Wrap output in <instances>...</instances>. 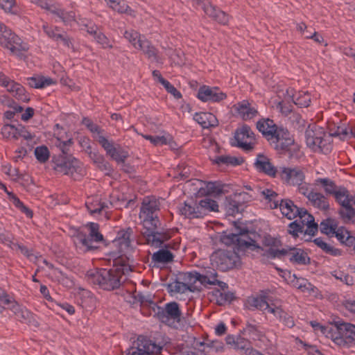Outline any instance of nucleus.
Wrapping results in <instances>:
<instances>
[{
    "mask_svg": "<svg viewBox=\"0 0 355 355\" xmlns=\"http://www.w3.org/2000/svg\"><path fill=\"white\" fill-rule=\"evenodd\" d=\"M28 85L33 88H43L44 87V76H33L27 78Z\"/></svg>",
    "mask_w": 355,
    "mask_h": 355,
    "instance_id": "nucleus-59",
    "label": "nucleus"
},
{
    "mask_svg": "<svg viewBox=\"0 0 355 355\" xmlns=\"http://www.w3.org/2000/svg\"><path fill=\"white\" fill-rule=\"evenodd\" d=\"M248 304L250 309H257L261 311H266L267 312L271 306V303L270 304L267 301V296L264 295L248 297Z\"/></svg>",
    "mask_w": 355,
    "mask_h": 355,
    "instance_id": "nucleus-32",
    "label": "nucleus"
},
{
    "mask_svg": "<svg viewBox=\"0 0 355 355\" xmlns=\"http://www.w3.org/2000/svg\"><path fill=\"white\" fill-rule=\"evenodd\" d=\"M46 266L49 268V271L46 276L53 282H58L66 288H71L73 286V280L64 274L62 271L58 268H54L51 264H49L46 261Z\"/></svg>",
    "mask_w": 355,
    "mask_h": 355,
    "instance_id": "nucleus-25",
    "label": "nucleus"
},
{
    "mask_svg": "<svg viewBox=\"0 0 355 355\" xmlns=\"http://www.w3.org/2000/svg\"><path fill=\"white\" fill-rule=\"evenodd\" d=\"M96 42L103 49H112V42L102 32H99L94 37Z\"/></svg>",
    "mask_w": 355,
    "mask_h": 355,
    "instance_id": "nucleus-58",
    "label": "nucleus"
},
{
    "mask_svg": "<svg viewBox=\"0 0 355 355\" xmlns=\"http://www.w3.org/2000/svg\"><path fill=\"white\" fill-rule=\"evenodd\" d=\"M199 211L201 212V217L210 211H217L218 205L216 200L205 198L201 200L198 204Z\"/></svg>",
    "mask_w": 355,
    "mask_h": 355,
    "instance_id": "nucleus-42",
    "label": "nucleus"
},
{
    "mask_svg": "<svg viewBox=\"0 0 355 355\" xmlns=\"http://www.w3.org/2000/svg\"><path fill=\"white\" fill-rule=\"evenodd\" d=\"M54 138L52 139L53 146L52 150L59 152L58 157L54 155L48 168L64 175H73L74 173L80 171V162L69 155L70 148L73 144L72 137L58 123L54 125Z\"/></svg>",
    "mask_w": 355,
    "mask_h": 355,
    "instance_id": "nucleus-2",
    "label": "nucleus"
},
{
    "mask_svg": "<svg viewBox=\"0 0 355 355\" xmlns=\"http://www.w3.org/2000/svg\"><path fill=\"white\" fill-rule=\"evenodd\" d=\"M268 313L272 314L279 322L288 328L295 325L293 318L277 303H271Z\"/></svg>",
    "mask_w": 355,
    "mask_h": 355,
    "instance_id": "nucleus-21",
    "label": "nucleus"
},
{
    "mask_svg": "<svg viewBox=\"0 0 355 355\" xmlns=\"http://www.w3.org/2000/svg\"><path fill=\"white\" fill-rule=\"evenodd\" d=\"M173 254L168 250L159 249L152 255L151 264L154 267H159L160 264H165L173 261Z\"/></svg>",
    "mask_w": 355,
    "mask_h": 355,
    "instance_id": "nucleus-30",
    "label": "nucleus"
},
{
    "mask_svg": "<svg viewBox=\"0 0 355 355\" xmlns=\"http://www.w3.org/2000/svg\"><path fill=\"white\" fill-rule=\"evenodd\" d=\"M309 220L304 222V227L302 232H299V236L302 235V239L306 241H311L312 236H313L318 230V225L314 221V217L313 216H308Z\"/></svg>",
    "mask_w": 355,
    "mask_h": 355,
    "instance_id": "nucleus-34",
    "label": "nucleus"
},
{
    "mask_svg": "<svg viewBox=\"0 0 355 355\" xmlns=\"http://www.w3.org/2000/svg\"><path fill=\"white\" fill-rule=\"evenodd\" d=\"M218 273L213 269L210 268L205 270L204 273H200L196 271H191L184 273L183 279L188 282L191 284L199 282L204 286L207 285L218 286L222 291H225L228 288L227 283L220 281L217 279Z\"/></svg>",
    "mask_w": 355,
    "mask_h": 355,
    "instance_id": "nucleus-9",
    "label": "nucleus"
},
{
    "mask_svg": "<svg viewBox=\"0 0 355 355\" xmlns=\"http://www.w3.org/2000/svg\"><path fill=\"white\" fill-rule=\"evenodd\" d=\"M197 98L202 102L220 103L227 98V94L218 87H209L206 85L198 89Z\"/></svg>",
    "mask_w": 355,
    "mask_h": 355,
    "instance_id": "nucleus-14",
    "label": "nucleus"
},
{
    "mask_svg": "<svg viewBox=\"0 0 355 355\" xmlns=\"http://www.w3.org/2000/svg\"><path fill=\"white\" fill-rule=\"evenodd\" d=\"M293 102L300 107H307L310 105L311 95L308 92H299L297 96L292 94Z\"/></svg>",
    "mask_w": 355,
    "mask_h": 355,
    "instance_id": "nucleus-50",
    "label": "nucleus"
},
{
    "mask_svg": "<svg viewBox=\"0 0 355 355\" xmlns=\"http://www.w3.org/2000/svg\"><path fill=\"white\" fill-rule=\"evenodd\" d=\"M73 243L76 249L80 253H85L98 248V247L94 244V242H93L85 233L82 232H77L76 235L74 236Z\"/></svg>",
    "mask_w": 355,
    "mask_h": 355,
    "instance_id": "nucleus-22",
    "label": "nucleus"
},
{
    "mask_svg": "<svg viewBox=\"0 0 355 355\" xmlns=\"http://www.w3.org/2000/svg\"><path fill=\"white\" fill-rule=\"evenodd\" d=\"M339 336L334 340L340 346L351 347L355 340V324L349 322H342L338 325Z\"/></svg>",
    "mask_w": 355,
    "mask_h": 355,
    "instance_id": "nucleus-15",
    "label": "nucleus"
},
{
    "mask_svg": "<svg viewBox=\"0 0 355 355\" xmlns=\"http://www.w3.org/2000/svg\"><path fill=\"white\" fill-rule=\"evenodd\" d=\"M254 166L258 172L272 178L276 177L278 172L277 167L272 164L270 158L261 153L257 155Z\"/></svg>",
    "mask_w": 355,
    "mask_h": 355,
    "instance_id": "nucleus-18",
    "label": "nucleus"
},
{
    "mask_svg": "<svg viewBox=\"0 0 355 355\" xmlns=\"http://www.w3.org/2000/svg\"><path fill=\"white\" fill-rule=\"evenodd\" d=\"M10 310L14 313L15 318L17 320L24 323L31 322L32 314L26 307L15 302V304L10 307Z\"/></svg>",
    "mask_w": 355,
    "mask_h": 355,
    "instance_id": "nucleus-39",
    "label": "nucleus"
},
{
    "mask_svg": "<svg viewBox=\"0 0 355 355\" xmlns=\"http://www.w3.org/2000/svg\"><path fill=\"white\" fill-rule=\"evenodd\" d=\"M159 211V203L157 200L148 198L144 199L139 213L144 227L141 232L146 243L155 248L162 247L164 242L169 239L164 229L161 227L157 216Z\"/></svg>",
    "mask_w": 355,
    "mask_h": 355,
    "instance_id": "nucleus-3",
    "label": "nucleus"
},
{
    "mask_svg": "<svg viewBox=\"0 0 355 355\" xmlns=\"http://www.w3.org/2000/svg\"><path fill=\"white\" fill-rule=\"evenodd\" d=\"M17 126L6 124L1 128V134L6 139L17 140Z\"/></svg>",
    "mask_w": 355,
    "mask_h": 355,
    "instance_id": "nucleus-53",
    "label": "nucleus"
},
{
    "mask_svg": "<svg viewBox=\"0 0 355 355\" xmlns=\"http://www.w3.org/2000/svg\"><path fill=\"white\" fill-rule=\"evenodd\" d=\"M239 223L234 222L236 233H224L220 236L221 243L227 245V249H219L210 256L211 265L221 271L234 268L240 261L241 252L250 248H260L254 239L251 237V235L255 236L254 233L247 227H240Z\"/></svg>",
    "mask_w": 355,
    "mask_h": 355,
    "instance_id": "nucleus-1",
    "label": "nucleus"
},
{
    "mask_svg": "<svg viewBox=\"0 0 355 355\" xmlns=\"http://www.w3.org/2000/svg\"><path fill=\"white\" fill-rule=\"evenodd\" d=\"M8 199L17 209L25 214L27 217L31 218L33 216V211L15 194L8 193Z\"/></svg>",
    "mask_w": 355,
    "mask_h": 355,
    "instance_id": "nucleus-49",
    "label": "nucleus"
},
{
    "mask_svg": "<svg viewBox=\"0 0 355 355\" xmlns=\"http://www.w3.org/2000/svg\"><path fill=\"white\" fill-rule=\"evenodd\" d=\"M144 137L155 146H163L171 144L173 141V137L166 133L164 135H144Z\"/></svg>",
    "mask_w": 355,
    "mask_h": 355,
    "instance_id": "nucleus-43",
    "label": "nucleus"
},
{
    "mask_svg": "<svg viewBox=\"0 0 355 355\" xmlns=\"http://www.w3.org/2000/svg\"><path fill=\"white\" fill-rule=\"evenodd\" d=\"M261 195L264 197L270 209H276L279 207L280 200L277 199V193L272 189H266L261 191Z\"/></svg>",
    "mask_w": 355,
    "mask_h": 355,
    "instance_id": "nucleus-46",
    "label": "nucleus"
},
{
    "mask_svg": "<svg viewBox=\"0 0 355 355\" xmlns=\"http://www.w3.org/2000/svg\"><path fill=\"white\" fill-rule=\"evenodd\" d=\"M133 233V230L131 227H127L122 229L117 232L115 239L113 241V243L115 246L118 247L119 252L117 257L121 256H132V252L133 248L131 247L130 236ZM113 253V257H116V253Z\"/></svg>",
    "mask_w": 355,
    "mask_h": 355,
    "instance_id": "nucleus-12",
    "label": "nucleus"
},
{
    "mask_svg": "<svg viewBox=\"0 0 355 355\" xmlns=\"http://www.w3.org/2000/svg\"><path fill=\"white\" fill-rule=\"evenodd\" d=\"M112 10L118 12L119 13H125L131 15L132 10L127 4L125 1H118L116 4L112 6Z\"/></svg>",
    "mask_w": 355,
    "mask_h": 355,
    "instance_id": "nucleus-63",
    "label": "nucleus"
},
{
    "mask_svg": "<svg viewBox=\"0 0 355 355\" xmlns=\"http://www.w3.org/2000/svg\"><path fill=\"white\" fill-rule=\"evenodd\" d=\"M315 184H321L327 195L334 196L336 202L340 205L338 213L345 223H350L355 218V208L348 204L349 190L343 186H337L329 178H317Z\"/></svg>",
    "mask_w": 355,
    "mask_h": 355,
    "instance_id": "nucleus-5",
    "label": "nucleus"
},
{
    "mask_svg": "<svg viewBox=\"0 0 355 355\" xmlns=\"http://www.w3.org/2000/svg\"><path fill=\"white\" fill-rule=\"evenodd\" d=\"M299 214L297 215L298 218L291 223L288 226V232L291 234L294 238L299 236V232H302L304 227V222L309 220L308 216H312L309 214L307 210L304 208H299Z\"/></svg>",
    "mask_w": 355,
    "mask_h": 355,
    "instance_id": "nucleus-20",
    "label": "nucleus"
},
{
    "mask_svg": "<svg viewBox=\"0 0 355 355\" xmlns=\"http://www.w3.org/2000/svg\"><path fill=\"white\" fill-rule=\"evenodd\" d=\"M279 176L286 184L297 186L305 180V171L300 166L283 167L279 171Z\"/></svg>",
    "mask_w": 355,
    "mask_h": 355,
    "instance_id": "nucleus-16",
    "label": "nucleus"
},
{
    "mask_svg": "<svg viewBox=\"0 0 355 355\" xmlns=\"http://www.w3.org/2000/svg\"><path fill=\"white\" fill-rule=\"evenodd\" d=\"M282 214L288 219H293L299 214L298 207L290 199H281L279 207Z\"/></svg>",
    "mask_w": 355,
    "mask_h": 355,
    "instance_id": "nucleus-33",
    "label": "nucleus"
},
{
    "mask_svg": "<svg viewBox=\"0 0 355 355\" xmlns=\"http://www.w3.org/2000/svg\"><path fill=\"white\" fill-rule=\"evenodd\" d=\"M15 302L12 297L5 291H0V306L10 309V307L12 306Z\"/></svg>",
    "mask_w": 355,
    "mask_h": 355,
    "instance_id": "nucleus-60",
    "label": "nucleus"
},
{
    "mask_svg": "<svg viewBox=\"0 0 355 355\" xmlns=\"http://www.w3.org/2000/svg\"><path fill=\"white\" fill-rule=\"evenodd\" d=\"M15 87H17V88L12 94L13 96L22 102H28L30 98L29 95L26 92L25 88L20 84H19V85H16Z\"/></svg>",
    "mask_w": 355,
    "mask_h": 355,
    "instance_id": "nucleus-62",
    "label": "nucleus"
},
{
    "mask_svg": "<svg viewBox=\"0 0 355 355\" xmlns=\"http://www.w3.org/2000/svg\"><path fill=\"white\" fill-rule=\"evenodd\" d=\"M94 164L99 170L104 172L105 175H109L113 171V168L111 164L105 160L103 155L102 157L98 159V160H97Z\"/></svg>",
    "mask_w": 355,
    "mask_h": 355,
    "instance_id": "nucleus-57",
    "label": "nucleus"
},
{
    "mask_svg": "<svg viewBox=\"0 0 355 355\" xmlns=\"http://www.w3.org/2000/svg\"><path fill=\"white\" fill-rule=\"evenodd\" d=\"M326 132L323 128L316 125L309 127L305 132L306 143L313 150H319L327 154L331 150V144L326 139Z\"/></svg>",
    "mask_w": 355,
    "mask_h": 355,
    "instance_id": "nucleus-8",
    "label": "nucleus"
},
{
    "mask_svg": "<svg viewBox=\"0 0 355 355\" xmlns=\"http://www.w3.org/2000/svg\"><path fill=\"white\" fill-rule=\"evenodd\" d=\"M58 19L64 23V25H71L76 21V13L73 10L67 11L62 8Z\"/></svg>",
    "mask_w": 355,
    "mask_h": 355,
    "instance_id": "nucleus-54",
    "label": "nucleus"
},
{
    "mask_svg": "<svg viewBox=\"0 0 355 355\" xmlns=\"http://www.w3.org/2000/svg\"><path fill=\"white\" fill-rule=\"evenodd\" d=\"M223 192L221 186L216 182H208L205 183V187H201L199 193L202 195H218Z\"/></svg>",
    "mask_w": 355,
    "mask_h": 355,
    "instance_id": "nucleus-47",
    "label": "nucleus"
},
{
    "mask_svg": "<svg viewBox=\"0 0 355 355\" xmlns=\"http://www.w3.org/2000/svg\"><path fill=\"white\" fill-rule=\"evenodd\" d=\"M46 300H48L51 303V305H49L46 303V306H47L49 309H53L58 313H60V311L63 310L66 311L69 315H72L75 313V308L73 305L64 302L62 304L54 303L52 297L49 295V293H46Z\"/></svg>",
    "mask_w": 355,
    "mask_h": 355,
    "instance_id": "nucleus-40",
    "label": "nucleus"
},
{
    "mask_svg": "<svg viewBox=\"0 0 355 355\" xmlns=\"http://www.w3.org/2000/svg\"><path fill=\"white\" fill-rule=\"evenodd\" d=\"M233 109L236 114L244 121L252 119L258 113L257 110L252 107L247 100H243L236 103L233 105Z\"/></svg>",
    "mask_w": 355,
    "mask_h": 355,
    "instance_id": "nucleus-23",
    "label": "nucleus"
},
{
    "mask_svg": "<svg viewBox=\"0 0 355 355\" xmlns=\"http://www.w3.org/2000/svg\"><path fill=\"white\" fill-rule=\"evenodd\" d=\"M309 201L313 207L320 210L327 211L329 209V202L327 198L320 192L314 191Z\"/></svg>",
    "mask_w": 355,
    "mask_h": 355,
    "instance_id": "nucleus-37",
    "label": "nucleus"
},
{
    "mask_svg": "<svg viewBox=\"0 0 355 355\" xmlns=\"http://www.w3.org/2000/svg\"><path fill=\"white\" fill-rule=\"evenodd\" d=\"M270 143V145L277 151L287 152L291 159H298L302 155L300 146L295 142L293 136L286 128L279 130V134Z\"/></svg>",
    "mask_w": 355,
    "mask_h": 355,
    "instance_id": "nucleus-6",
    "label": "nucleus"
},
{
    "mask_svg": "<svg viewBox=\"0 0 355 355\" xmlns=\"http://www.w3.org/2000/svg\"><path fill=\"white\" fill-rule=\"evenodd\" d=\"M257 128L270 144L283 127L277 126L272 119H261L257 122Z\"/></svg>",
    "mask_w": 355,
    "mask_h": 355,
    "instance_id": "nucleus-17",
    "label": "nucleus"
},
{
    "mask_svg": "<svg viewBox=\"0 0 355 355\" xmlns=\"http://www.w3.org/2000/svg\"><path fill=\"white\" fill-rule=\"evenodd\" d=\"M242 194L234 193L225 198L224 206L227 214L230 216H234L240 212V207H242L241 198Z\"/></svg>",
    "mask_w": 355,
    "mask_h": 355,
    "instance_id": "nucleus-29",
    "label": "nucleus"
},
{
    "mask_svg": "<svg viewBox=\"0 0 355 355\" xmlns=\"http://www.w3.org/2000/svg\"><path fill=\"white\" fill-rule=\"evenodd\" d=\"M123 36L136 49L139 47V42L145 38L144 37H141L137 31L134 30L125 31Z\"/></svg>",
    "mask_w": 355,
    "mask_h": 355,
    "instance_id": "nucleus-52",
    "label": "nucleus"
},
{
    "mask_svg": "<svg viewBox=\"0 0 355 355\" xmlns=\"http://www.w3.org/2000/svg\"><path fill=\"white\" fill-rule=\"evenodd\" d=\"M86 207L92 215L102 214L105 209L108 208L106 202H101L97 197L88 198L85 202Z\"/></svg>",
    "mask_w": 355,
    "mask_h": 355,
    "instance_id": "nucleus-38",
    "label": "nucleus"
},
{
    "mask_svg": "<svg viewBox=\"0 0 355 355\" xmlns=\"http://www.w3.org/2000/svg\"><path fill=\"white\" fill-rule=\"evenodd\" d=\"M0 8L12 14H17L18 12L15 0H0Z\"/></svg>",
    "mask_w": 355,
    "mask_h": 355,
    "instance_id": "nucleus-56",
    "label": "nucleus"
},
{
    "mask_svg": "<svg viewBox=\"0 0 355 355\" xmlns=\"http://www.w3.org/2000/svg\"><path fill=\"white\" fill-rule=\"evenodd\" d=\"M19 137L24 138L28 142L33 140L35 137V135L31 133L26 128L22 125H17V140L19 139Z\"/></svg>",
    "mask_w": 355,
    "mask_h": 355,
    "instance_id": "nucleus-61",
    "label": "nucleus"
},
{
    "mask_svg": "<svg viewBox=\"0 0 355 355\" xmlns=\"http://www.w3.org/2000/svg\"><path fill=\"white\" fill-rule=\"evenodd\" d=\"M204 12L213 20L224 26L228 24L230 19L228 14L213 5L211 2L207 8H204Z\"/></svg>",
    "mask_w": 355,
    "mask_h": 355,
    "instance_id": "nucleus-24",
    "label": "nucleus"
},
{
    "mask_svg": "<svg viewBox=\"0 0 355 355\" xmlns=\"http://www.w3.org/2000/svg\"><path fill=\"white\" fill-rule=\"evenodd\" d=\"M296 187H297L298 192L305 196L308 200L315 191L311 184L310 183L306 182L304 180L302 181L300 184H297Z\"/></svg>",
    "mask_w": 355,
    "mask_h": 355,
    "instance_id": "nucleus-55",
    "label": "nucleus"
},
{
    "mask_svg": "<svg viewBox=\"0 0 355 355\" xmlns=\"http://www.w3.org/2000/svg\"><path fill=\"white\" fill-rule=\"evenodd\" d=\"M192 284L190 283H183L178 280L168 285V292H174L176 293H184L187 291H193Z\"/></svg>",
    "mask_w": 355,
    "mask_h": 355,
    "instance_id": "nucleus-48",
    "label": "nucleus"
},
{
    "mask_svg": "<svg viewBox=\"0 0 355 355\" xmlns=\"http://www.w3.org/2000/svg\"><path fill=\"white\" fill-rule=\"evenodd\" d=\"M225 340L227 345H232L234 349L242 355H245L248 349L251 347L250 341L241 336L235 337L233 335H228Z\"/></svg>",
    "mask_w": 355,
    "mask_h": 355,
    "instance_id": "nucleus-26",
    "label": "nucleus"
},
{
    "mask_svg": "<svg viewBox=\"0 0 355 355\" xmlns=\"http://www.w3.org/2000/svg\"><path fill=\"white\" fill-rule=\"evenodd\" d=\"M78 295L82 298L81 306L83 307H87V305L92 304L94 302L93 295L87 290L82 289Z\"/></svg>",
    "mask_w": 355,
    "mask_h": 355,
    "instance_id": "nucleus-64",
    "label": "nucleus"
},
{
    "mask_svg": "<svg viewBox=\"0 0 355 355\" xmlns=\"http://www.w3.org/2000/svg\"><path fill=\"white\" fill-rule=\"evenodd\" d=\"M0 45L16 55L20 59L24 58V52L28 50L27 45L23 43L21 39L13 33L11 29L1 23Z\"/></svg>",
    "mask_w": 355,
    "mask_h": 355,
    "instance_id": "nucleus-7",
    "label": "nucleus"
},
{
    "mask_svg": "<svg viewBox=\"0 0 355 355\" xmlns=\"http://www.w3.org/2000/svg\"><path fill=\"white\" fill-rule=\"evenodd\" d=\"M134 264L135 259L132 256L116 257L114 258L112 268H101L90 274L88 279L103 290L112 291L120 287L123 275L132 272Z\"/></svg>",
    "mask_w": 355,
    "mask_h": 355,
    "instance_id": "nucleus-4",
    "label": "nucleus"
},
{
    "mask_svg": "<svg viewBox=\"0 0 355 355\" xmlns=\"http://www.w3.org/2000/svg\"><path fill=\"white\" fill-rule=\"evenodd\" d=\"M262 329V327L255 319L250 318L246 321L245 327L240 331L254 340L261 341L265 336Z\"/></svg>",
    "mask_w": 355,
    "mask_h": 355,
    "instance_id": "nucleus-19",
    "label": "nucleus"
},
{
    "mask_svg": "<svg viewBox=\"0 0 355 355\" xmlns=\"http://www.w3.org/2000/svg\"><path fill=\"white\" fill-rule=\"evenodd\" d=\"M94 137L96 139L101 147L105 150L107 155L118 163L125 162V159L128 157L127 151L123 150L119 146V148H116L112 141L108 140L103 135H99L97 137L94 136Z\"/></svg>",
    "mask_w": 355,
    "mask_h": 355,
    "instance_id": "nucleus-13",
    "label": "nucleus"
},
{
    "mask_svg": "<svg viewBox=\"0 0 355 355\" xmlns=\"http://www.w3.org/2000/svg\"><path fill=\"white\" fill-rule=\"evenodd\" d=\"M153 309L155 315L163 323L170 324L171 320L177 322L181 320L182 311L179 304L176 302L166 303L164 307L154 304Z\"/></svg>",
    "mask_w": 355,
    "mask_h": 355,
    "instance_id": "nucleus-10",
    "label": "nucleus"
},
{
    "mask_svg": "<svg viewBox=\"0 0 355 355\" xmlns=\"http://www.w3.org/2000/svg\"><path fill=\"white\" fill-rule=\"evenodd\" d=\"M234 144L236 146L245 152L252 151L256 144L255 135L250 127L246 124L236 130L234 133Z\"/></svg>",
    "mask_w": 355,
    "mask_h": 355,
    "instance_id": "nucleus-11",
    "label": "nucleus"
},
{
    "mask_svg": "<svg viewBox=\"0 0 355 355\" xmlns=\"http://www.w3.org/2000/svg\"><path fill=\"white\" fill-rule=\"evenodd\" d=\"M89 230V239L94 243H98L103 240V234L99 232V225L96 223H89L87 225Z\"/></svg>",
    "mask_w": 355,
    "mask_h": 355,
    "instance_id": "nucleus-51",
    "label": "nucleus"
},
{
    "mask_svg": "<svg viewBox=\"0 0 355 355\" xmlns=\"http://www.w3.org/2000/svg\"><path fill=\"white\" fill-rule=\"evenodd\" d=\"M193 119L199 123L202 128H212L218 125V120L216 116L211 112L196 113Z\"/></svg>",
    "mask_w": 355,
    "mask_h": 355,
    "instance_id": "nucleus-27",
    "label": "nucleus"
},
{
    "mask_svg": "<svg viewBox=\"0 0 355 355\" xmlns=\"http://www.w3.org/2000/svg\"><path fill=\"white\" fill-rule=\"evenodd\" d=\"M290 261L293 264L307 265L310 263L308 254L300 248H289L286 250V254Z\"/></svg>",
    "mask_w": 355,
    "mask_h": 355,
    "instance_id": "nucleus-28",
    "label": "nucleus"
},
{
    "mask_svg": "<svg viewBox=\"0 0 355 355\" xmlns=\"http://www.w3.org/2000/svg\"><path fill=\"white\" fill-rule=\"evenodd\" d=\"M137 49L141 50L148 59L157 62H159L158 50L153 45H152L150 41L146 38L139 42V47Z\"/></svg>",
    "mask_w": 355,
    "mask_h": 355,
    "instance_id": "nucleus-35",
    "label": "nucleus"
},
{
    "mask_svg": "<svg viewBox=\"0 0 355 355\" xmlns=\"http://www.w3.org/2000/svg\"><path fill=\"white\" fill-rule=\"evenodd\" d=\"M336 239L347 247H353L355 250V236L351 234V232L345 227H339L334 233Z\"/></svg>",
    "mask_w": 355,
    "mask_h": 355,
    "instance_id": "nucleus-31",
    "label": "nucleus"
},
{
    "mask_svg": "<svg viewBox=\"0 0 355 355\" xmlns=\"http://www.w3.org/2000/svg\"><path fill=\"white\" fill-rule=\"evenodd\" d=\"M338 227L336 221L331 218L322 220L320 224V232L328 236H334Z\"/></svg>",
    "mask_w": 355,
    "mask_h": 355,
    "instance_id": "nucleus-45",
    "label": "nucleus"
},
{
    "mask_svg": "<svg viewBox=\"0 0 355 355\" xmlns=\"http://www.w3.org/2000/svg\"><path fill=\"white\" fill-rule=\"evenodd\" d=\"M221 291V289L216 288L211 292L212 300L216 301V303L219 306H223L227 303H231L235 299L234 293L225 291Z\"/></svg>",
    "mask_w": 355,
    "mask_h": 355,
    "instance_id": "nucleus-36",
    "label": "nucleus"
},
{
    "mask_svg": "<svg viewBox=\"0 0 355 355\" xmlns=\"http://www.w3.org/2000/svg\"><path fill=\"white\" fill-rule=\"evenodd\" d=\"M217 164H223L226 166H236L242 164L244 159L241 157H233L230 155H220L216 157L214 160Z\"/></svg>",
    "mask_w": 355,
    "mask_h": 355,
    "instance_id": "nucleus-44",
    "label": "nucleus"
},
{
    "mask_svg": "<svg viewBox=\"0 0 355 355\" xmlns=\"http://www.w3.org/2000/svg\"><path fill=\"white\" fill-rule=\"evenodd\" d=\"M182 215L187 218H195L201 217V212L199 211L198 205L195 203L193 205L187 202H184L183 205L180 208Z\"/></svg>",
    "mask_w": 355,
    "mask_h": 355,
    "instance_id": "nucleus-41",
    "label": "nucleus"
}]
</instances>
